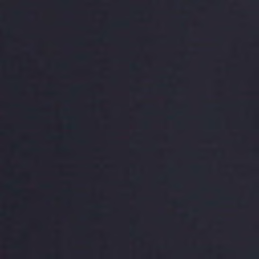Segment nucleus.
I'll use <instances>...</instances> for the list:
<instances>
[{
  "label": "nucleus",
  "instance_id": "obj_4",
  "mask_svg": "<svg viewBox=\"0 0 259 259\" xmlns=\"http://www.w3.org/2000/svg\"><path fill=\"white\" fill-rule=\"evenodd\" d=\"M88 197V195H82V222H83V204L85 199ZM83 244V224L82 223V244ZM83 256V249L82 248V257Z\"/></svg>",
  "mask_w": 259,
  "mask_h": 259
},
{
  "label": "nucleus",
  "instance_id": "obj_7",
  "mask_svg": "<svg viewBox=\"0 0 259 259\" xmlns=\"http://www.w3.org/2000/svg\"><path fill=\"white\" fill-rule=\"evenodd\" d=\"M140 179L139 178V177H137V178H136V179H135V180H137V181L140 180Z\"/></svg>",
  "mask_w": 259,
  "mask_h": 259
},
{
  "label": "nucleus",
  "instance_id": "obj_2",
  "mask_svg": "<svg viewBox=\"0 0 259 259\" xmlns=\"http://www.w3.org/2000/svg\"><path fill=\"white\" fill-rule=\"evenodd\" d=\"M0 196H75L77 200V259H81V195H0Z\"/></svg>",
  "mask_w": 259,
  "mask_h": 259
},
{
  "label": "nucleus",
  "instance_id": "obj_3",
  "mask_svg": "<svg viewBox=\"0 0 259 259\" xmlns=\"http://www.w3.org/2000/svg\"><path fill=\"white\" fill-rule=\"evenodd\" d=\"M83 46V39H82V47ZM83 62V52L82 51V62ZM83 74V66H82V75ZM83 91V82H82V92ZM83 145V102L82 101V145ZM83 160V149H82V161ZM83 164L82 163V169ZM87 194L83 186V171H82V195Z\"/></svg>",
  "mask_w": 259,
  "mask_h": 259
},
{
  "label": "nucleus",
  "instance_id": "obj_8",
  "mask_svg": "<svg viewBox=\"0 0 259 259\" xmlns=\"http://www.w3.org/2000/svg\"><path fill=\"white\" fill-rule=\"evenodd\" d=\"M14 182H18V180H15Z\"/></svg>",
  "mask_w": 259,
  "mask_h": 259
},
{
  "label": "nucleus",
  "instance_id": "obj_12",
  "mask_svg": "<svg viewBox=\"0 0 259 259\" xmlns=\"http://www.w3.org/2000/svg\"><path fill=\"white\" fill-rule=\"evenodd\" d=\"M223 197H225V195H223Z\"/></svg>",
  "mask_w": 259,
  "mask_h": 259
},
{
  "label": "nucleus",
  "instance_id": "obj_6",
  "mask_svg": "<svg viewBox=\"0 0 259 259\" xmlns=\"http://www.w3.org/2000/svg\"><path fill=\"white\" fill-rule=\"evenodd\" d=\"M163 179H164V177H159L158 178V180H163Z\"/></svg>",
  "mask_w": 259,
  "mask_h": 259
},
{
  "label": "nucleus",
  "instance_id": "obj_14",
  "mask_svg": "<svg viewBox=\"0 0 259 259\" xmlns=\"http://www.w3.org/2000/svg\"><path fill=\"white\" fill-rule=\"evenodd\" d=\"M127 195H125L126 197H127Z\"/></svg>",
  "mask_w": 259,
  "mask_h": 259
},
{
  "label": "nucleus",
  "instance_id": "obj_9",
  "mask_svg": "<svg viewBox=\"0 0 259 259\" xmlns=\"http://www.w3.org/2000/svg\"><path fill=\"white\" fill-rule=\"evenodd\" d=\"M192 194H193V193H192V192H191V195H192Z\"/></svg>",
  "mask_w": 259,
  "mask_h": 259
},
{
  "label": "nucleus",
  "instance_id": "obj_10",
  "mask_svg": "<svg viewBox=\"0 0 259 259\" xmlns=\"http://www.w3.org/2000/svg\"><path fill=\"white\" fill-rule=\"evenodd\" d=\"M255 194H256V193H255V192H254V195H255Z\"/></svg>",
  "mask_w": 259,
  "mask_h": 259
},
{
  "label": "nucleus",
  "instance_id": "obj_1",
  "mask_svg": "<svg viewBox=\"0 0 259 259\" xmlns=\"http://www.w3.org/2000/svg\"><path fill=\"white\" fill-rule=\"evenodd\" d=\"M77 157H81V0H77Z\"/></svg>",
  "mask_w": 259,
  "mask_h": 259
},
{
  "label": "nucleus",
  "instance_id": "obj_11",
  "mask_svg": "<svg viewBox=\"0 0 259 259\" xmlns=\"http://www.w3.org/2000/svg\"><path fill=\"white\" fill-rule=\"evenodd\" d=\"M193 197H195V195H193Z\"/></svg>",
  "mask_w": 259,
  "mask_h": 259
},
{
  "label": "nucleus",
  "instance_id": "obj_13",
  "mask_svg": "<svg viewBox=\"0 0 259 259\" xmlns=\"http://www.w3.org/2000/svg\"><path fill=\"white\" fill-rule=\"evenodd\" d=\"M256 197H258V195H256Z\"/></svg>",
  "mask_w": 259,
  "mask_h": 259
},
{
  "label": "nucleus",
  "instance_id": "obj_5",
  "mask_svg": "<svg viewBox=\"0 0 259 259\" xmlns=\"http://www.w3.org/2000/svg\"><path fill=\"white\" fill-rule=\"evenodd\" d=\"M61 176L62 177V181L64 183L66 182V179L68 177L67 174L63 173L61 174Z\"/></svg>",
  "mask_w": 259,
  "mask_h": 259
}]
</instances>
